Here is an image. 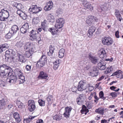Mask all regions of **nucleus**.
<instances>
[{
  "instance_id": "nucleus-36",
  "label": "nucleus",
  "mask_w": 123,
  "mask_h": 123,
  "mask_svg": "<svg viewBox=\"0 0 123 123\" xmlns=\"http://www.w3.org/2000/svg\"><path fill=\"white\" fill-rule=\"evenodd\" d=\"M14 73L17 77V76L18 77V75H19L22 74L21 71L18 69H16Z\"/></svg>"
},
{
  "instance_id": "nucleus-4",
  "label": "nucleus",
  "mask_w": 123,
  "mask_h": 123,
  "mask_svg": "<svg viewBox=\"0 0 123 123\" xmlns=\"http://www.w3.org/2000/svg\"><path fill=\"white\" fill-rule=\"evenodd\" d=\"M9 16L8 11L7 10L2 9L0 12V20L2 21L6 20Z\"/></svg>"
},
{
  "instance_id": "nucleus-19",
  "label": "nucleus",
  "mask_w": 123,
  "mask_h": 123,
  "mask_svg": "<svg viewBox=\"0 0 123 123\" xmlns=\"http://www.w3.org/2000/svg\"><path fill=\"white\" fill-rule=\"evenodd\" d=\"M9 31L14 35L19 31V28L17 25H14L12 27Z\"/></svg>"
},
{
  "instance_id": "nucleus-17",
  "label": "nucleus",
  "mask_w": 123,
  "mask_h": 123,
  "mask_svg": "<svg viewBox=\"0 0 123 123\" xmlns=\"http://www.w3.org/2000/svg\"><path fill=\"white\" fill-rule=\"evenodd\" d=\"M12 71L11 72V74L9 75L10 78L9 79V80L8 81L10 83H15L17 80V77L16 76H14L12 75Z\"/></svg>"
},
{
  "instance_id": "nucleus-21",
  "label": "nucleus",
  "mask_w": 123,
  "mask_h": 123,
  "mask_svg": "<svg viewBox=\"0 0 123 123\" xmlns=\"http://www.w3.org/2000/svg\"><path fill=\"white\" fill-rule=\"evenodd\" d=\"M96 28L94 26H92L90 28L88 31V37H90V36L93 35V33L96 30Z\"/></svg>"
},
{
  "instance_id": "nucleus-15",
  "label": "nucleus",
  "mask_w": 123,
  "mask_h": 123,
  "mask_svg": "<svg viewBox=\"0 0 123 123\" xmlns=\"http://www.w3.org/2000/svg\"><path fill=\"white\" fill-rule=\"evenodd\" d=\"M97 65L98 69L100 70H104L106 68V64L101 60L98 63Z\"/></svg>"
},
{
  "instance_id": "nucleus-37",
  "label": "nucleus",
  "mask_w": 123,
  "mask_h": 123,
  "mask_svg": "<svg viewBox=\"0 0 123 123\" xmlns=\"http://www.w3.org/2000/svg\"><path fill=\"white\" fill-rule=\"evenodd\" d=\"M95 112L98 114H100L103 115L104 113V110L103 109H101L100 108H98L95 110Z\"/></svg>"
},
{
  "instance_id": "nucleus-28",
  "label": "nucleus",
  "mask_w": 123,
  "mask_h": 123,
  "mask_svg": "<svg viewBox=\"0 0 123 123\" xmlns=\"http://www.w3.org/2000/svg\"><path fill=\"white\" fill-rule=\"evenodd\" d=\"M9 57H10V60H12V61L13 60V59L14 58L13 57V56L15 54V52L12 50L11 49H9Z\"/></svg>"
},
{
  "instance_id": "nucleus-55",
  "label": "nucleus",
  "mask_w": 123,
  "mask_h": 123,
  "mask_svg": "<svg viewBox=\"0 0 123 123\" xmlns=\"http://www.w3.org/2000/svg\"><path fill=\"white\" fill-rule=\"evenodd\" d=\"M37 38H36L37 40L38 41V42L40 41L41 40V38L40 35L38 34L37 35Z\"/></svg>"
},
{
  "instance_id": "nucleus-29",
  "label": "nucleus",
  "mask_w": 123,
  "mask_h": 123,
  "mask_svg": "<svg viewBox=\"0 0 123 123\" xmlns=\"http://www.w3.org/2000/svg\"><path fill=\"white\" fill-rule=\"evenodd\" d=\"M13 7H15L18 10L21 9L22 7L23 6L20 3H14L12 5Z\"/></svg>"
},
{
  "instance_id": "nucleus-58",
  "label": "nucleus",
  "mask_w": 123,
  "mask_h": 123,
  "mask_svg": "<svg viewBox=\"0 0 123 123\" xmlns=\"http://www.w3.org/2000/svg\"><path fill=\"white\" fill-rule=\"evenodd\" d=\"M113 70V69L112 68V67H111L109 68H107V70L108 73H110L111 71L112 70Z\"/></svg>"
},
{
  "instance_id": "nucleus-30",
  "label": "nucleus",
  "mask_w": 123,
  "mask_h": 123,
  "mask_svg": "<svg viewBox=\"0 0 123 123\" xmlns=\"http://www.w3.org/2000/svg\"><path fill=\"white\" fill-rule=\"evenodd\" d=\"M18 75V81H20L19 83L20 84L24 83L25 81V78L24 76L22 75V74H21Z\"/></svg>"
},
{
  "instance_id": "nucleus-13",
  "label": "nucleus",
  "mask_w": 123,
  "mask_h": 123,
  "mask_svg": "<svg viewBox=\"0 0 123 123\" xmlns=\"http://www.w3.org/2000/svg\"><path fill=\"white\" fill-rule=\"evenodd\" d=\"M85 95L81 94L79 95L76 100L77 104L79 105L82 104L85 101Z\"/></svg>"
},
{
  "instance_id": "nucleus-14",
  "label": "nucleus",
  "mask_w": 123,
  "mask_h": 123,
  "mask_svg": "<svg viewBox=\"0 0 123 123\" xmlns=\"http://www.w3.org/2000/svg\"><path fill=\"white\" fill-rule=\"evenodd\" d=\"M71 110L72 108L71 107H67L65 108V112L63 114L65 117L67 118L70 117V113Z\"/></svg>"
},
{
  "instance_id": "nucleus-8",
  "label": "nucleus",
  "mask_w": 123,
  "mask_h": 123,
  "mask_svg": "<svg viewBox=\"0 0 123 123\" xmlns=\"http://www.w3.org/2000/svg\"><path fill=\"white\" fill-rule=\"evenodd\" d=\"M28 109L31 112H32L35 110L36 106L34 101L31 100L28 101Z\"/></svg>"
},
{
  "instance_id": "nucleus-59",
  "label": "nucleus",
  "mask_w": 123,
  "mask_h": 123,
  "mask_svg": "<svg viewBox=\"0 0 123 123\" xmlns=\"http://www.w3.org/2000/svg\"><path fill=\"white\" fill-rule=\"evenodd\" d=\"M91 75L92 77H96L98 75V74L97 73H95V72L92 71V73H91Z\"/></svg>"
},
{
  "instance_id": "nucleus-41",
  "label": "nucleus",
  "mask_w": 123,
  "mask_h": 123,
  "mask_svg": "<svg viewBox=\"0 0 123 123\" xmlns=\"http://www.w3.org/2000/svg\"><path fill=\"white\" fill-rule=\"evenodd\" d=\"M9 49H8V50H7L6 52V59L7 58L8 59V61H9V60H10V57H9Z\"/></svg>"
},
{
  "instance_id": "nucleus-9",
  "label": "nucleus",
  "mask_w": 123,
  "mask_h": 123,
  "mask_svg": "<svg viewBox=\"0 0 123 123\" xmlns=\"http://www.w3.org/2000/svg\"><path fill=\"white\" fill-rule=\"evenodd\" d=\"M86 84L82 81H80L77 87V90L79 91H82L86 89Z\"/></svg>"
},
{
  "instance_id": "nucleus-27",
  "label": "nucleus",
  "mask_w": 123,
  "mask_h": 123,
  "mask_svg": "<svg viewBox=\"0 0 123 123\" xmlns=\"http://www.w3.org/2000/svg\"><path fill=\"white\" fill-rule=\"evenodd\" d=\"M47 22L46 20L44 19L43 21L41 23V27L42 29L44 30L45 28L47 27Z\"/></svg>"
},
{
  "instance_id": "nucleus-10",
  "label": "nucleus",
  "mask_w": 123,
  "mask_h": 123,
  "mask_svg": "<svg viewBox=\"0 0 123 123\" xmlns=\"http://www.w3.org/2000/svg\"><path fill=\"white\" fill-rule=\"evenodd\" d=\"M31 29L29 28V25L28 23L25 24L23 25L20 29V32L23 33H25L29 32V30Z\"/></svg>"
},
{
  "instance_id": "nucleus-3",
  "label": "nucleus",
  "mask_w": 123,
  "mask_h": 123,
  "mask_svg": "<svg viewBox=\"0 0 123 123\" xmlns=\"http://www.w3.org/2000/svg\"><path fill=\"white\" fill-rule=\"evenodd\" d=\"M62 19L61 18L58 19L57 20L56 23L55 25V27L56 30L54 28H50L49 29V30L51 32L52 35L56 34L58 30V29L62 30Z\"/></svg>"
},
{
  "instance_id": "nucleus-32",
  "label": "nucleus",
  "mask_w": 123,
  "mask_h": 123,
  "mask_svg": "<svg viewBox=\"0 0 123 123\" xmlns=\"http://www.w3.org/2000/svg\"><path fill=\"white\" fill-rule=\"evenodd\" d=\"M25 45L24 42L20 41L17 43L16 44V46L18 48H21Z\"/></svg>"
},
{
  "instance_id": "nucleus-23",
  "label": "nucleus",
  "mask_w": 123,
  "mask_h": 123,
  "mask_svg": "<svg viewBox=\"0 0 123 123\" xmlns=\"http://www.w3.org/2000/svg\"><path fill=\"white\" fill-rule=\"evenodd\" d=\"M53 3L51 1H49L47 3V5L44 7V10L46 11L50 10L52 7Z\"/></svg>"
},
{
  "instance_id": "nucleus-33",
  "label": "nucleus",
  "mask_w": 123,
  "mask_h": 123,
  "mask_svg": "<svg viewBox=\"0 0 123 123\" xmlns=\"http://www.w3.org/2000/svg\"><path fill=\"white\" fill-rule=\"evenodd\" d=\"M99 56L101 58H106V53L105 49H103L102 51H101V54L99 55Z\"/></svg>"
},
{
  "instance_id": "nucleus-48",
  "label": "nucleus",
  "mask_w": 123,
  "mask_h": 123,
  "mask_svg": "<svg viewBox=\"0 0 123 123\" xmlns=\"http://www.w3.org/2000/svg\"><path fill=\"white\" fill-rule=\"evenodd\" d=\"M98 67H94L93 68V71H92L98 74Z\"/></svg>"
},
{
  "instance_id": "nucleus-20",
  "label": "nucleus",
  "mask_w": 123,
  "mask_h": 123,
  "mask_svg": "<svg viewBox=\"0 0 123 123\" xmlns=\"http://www.w3.org/2000/svg\"><path fill=\"white\" fill-rule=\"evenodd\" d=\"M38 77L39 79H48V78H48V74L46 72L43 71L40 72Z\"/></svg>"
},
{
  "instance_id": "nucleus-42",
  "label": "nucleus",
  "mask_w": 123,
  "mask_h": 123,
  "mask_svg": "<svg viewBox=\"0 0 123 123\" xmlns=\"http://www.w3.org/2000/svg\"><path fill=\"white\" fill-rule=\"evenodd\" d=\"M122 72V71L121 70H119V71H116V72L113 73L112 75H111V76H114L115 75L117 76L118 74V73L119 74V75H121V73Z\"/></svg>"
},
{
  "instance_id": "nucleus-61",
  "label": "nucleus",
  "mask_w": 123,
  "mask_h": 123,
  "mask_svg": "<svg viewBox=\"0 0 123 123\" xmlns=\"http://www.w3.org/2000/svg\"><path fill=\"white\" fill-rule=\"evenodd\" d=\"M22 12L20 9L18 10L17 11V13L20 16L21 15V14Z\"/></svg>"
},
{
  "instance_id": "nucleus-47",
  "label": "nucleus",
  "mask_w": 123,
  "mask_h": 123,
  "mask_svg": "<svg viewBox=\"0 0 123 123\" xmlns=\"http://www.w3.org/2000/svg\"><path fill=\"white\" fill-rule=\"evenodd\" d=\"M30 34L32 35H36L38 34V32L36 31L32 30L30 32Z\"/></svg>"
},
{
  "instance_id": "nucleus-51",
  "label": "nucleus",
  "mask_w": 123,
  "mask_h": 123,
  "mask_svg": "<svg viewBox=\"0 0 123 123\" xmlns=\"http://www.w3.org/2000/svg\"><path fill=\"white\" fill-rule=\"evenodd\" d=\"M53 119L59 121L61 120L60 118L57 115H55L53 117Z\"/></svg>"
},
{
  "instance_id": "nucleus-53",
  "label": "nucleus",
  "mask_w": 123,
  "mask_h": 123,
  "mask_svg": "<svg viewBox=\"0 0 123 123\" xmlns=\"http://www.w3.org/2000/svg\"><path fill=\"white\" fill-rule=\"evenodd\" d=\"M31 65H27L25 66V69L27 71H30L31 70Z\"/></svg>"
},
{
  "instance_id": "nucleus-22",
  "label": "nucleus",
  "mask_w": 123,
  "mask_h": 123,
  "mask_svg": "<svg viewBox=\"0 0 123 123\" xmlns=\"http://www.w3.org/2000/svg\"><path fill=\"white\" fill-rule=\"evenodd\" d=\"M88 57L91 62L92 63L95 64L97 63L98 59L97 57L92 56L90 54H89Z\"/></svg>"
},
{
  "instance_id": "nucleus-11",
  "label": "nucleus",
  "mask_w": 123,
  "mask_h": 123,
  "mask_svg": "<svg viewBox=\"0 0 123 123\" xmlns=\"http://www.w3.org/2000/svg\"><path fill=\"white\" fill-rule=\"evenodd\" d=\"M42 9L39 7H37L36 5H32L29 9V10L33 13H37L41 11Z\"/></svg>"
},
{
  "instance_id": "nucleus-1",
  "label": "nucleus",
  "mask_w": 123,
  "mask_h": 123,
  "mask_svg": "<svg viewBox=\"0 0 123 123\" xmlns=\"http://www.w3.org/2000/svg\"><path fill=\"white\" fill-rule=\"evenodd\" d=\"M12 71L11 68L6 65H0V76L1 77H6L7 75L9 76Z\"/></svg>"
},
{
  "instance_id": "nucleus-18",
  "label": "nucleus",
  "mask_w": 123,
  "mask_h": 123,
  "mask_svg": "<svg viewBox=\"0 0 123 123\" xmlns=\"http://www.w3.org/2000/svg\"><path fill=\"white\" fill-rule=\"evenodd\" d=\"M32 44L30 42H28L25 44L24 49L25 50H28L29 51H32Z\"/></svg>"
},
{
  "instance_id": "nucleus-12",
  "label": "nucleus",
  "mask_w": 123,
  "mask_h": 123,
  "mask_svg": "<svg viewBox=\"0 0 123 123\" xmlns=\"http://www.w3.org/2000/svg\"><path fill=\"white\" fill-rule=\"evenodd\" d=\"M81 1L82 2L84 5L85 7V9H88L92 11L93 9V7L91 4H90L89 2L86 0H81Z\"/></svg>"
},
{
  "instance_id": "nucleus-45",
  "label": "nucleus",
  "mask_w": 123,
  "mask_h": 123,
  "mask_svg": "<svg viewBox=\"0 0 123 123\" xmlns=\"http://www.w3.org/2000/svg\"><path fill=\"white\" fill-rule=\"evenodd\" d=\"M25 55L27 57H29L31 55V54L30 53V51H26L25 53Z\"/></svg>"
},
{
  "instance_id": "nucleus-50",
  "label": "nucleus",
  "mask_w": 123,
  "mask_h": 123,
  "mask_svg": "<svg viewBox=\"0 0 123 123\" xmlns=\"http://www.w3.org/2000/svg\"><path fill=\"white\" fill-rule=\"evenodd\" d=\"M30 39L32 40H33L34 39H36L37 38V36L36 35H32L31 34H30Z\"/></svg>"
},
{
  "instance_id": "nucleus-24",
  "label": "nucleus",
  "mask_w": 123,
  "mask_h": 123,
  "mask_svg": "<svg viewBox=\"0 0 123 123\" xmlns=\"http://www.w3.org/2000/svg\"><path fill=\"white\" fill-rule=\"evenodd\" d=\"M13 117L16 122L19 123L21 119L20 118L19 114L17 112H15L13 114Z\"/></svg>"
},
{
  "instance_id": "nucleus-39",
  "label": "nucleus",
  "mask_w": 123,
  "mask_h": 123,
  "mask_svg": "<svg viewBox=\"0 0 123 123\" xmlns=\"http://www.w3.org/2000/svg\"><path fill=\"white\" fill-rule=\"evenodd\" d=\"M38 102L39 105L41 106H44L45 105V102L42 99L38 100Z\"/></svg>"
},
{
  "instance_id": "nucleus-26",
  "label": "nucleus",
  "mask_w": 123,
  "mask_h": 123,
  "mask_svg": "<svg viewBox=\"0 0 123 123\" xmlns=\"http://www.w3.org/2000/svg\"><path fill=\"white\" fill-rule=\"evenodd\" d=\"M36 116L34 117L31 116H29L28 118L26 119H24V123H29L30 122L31 120L34 119Z\"/></svg>"
},
{
  "instance_id": "nucleus-57",
  "label": "nucleus",
  "mask_w": 123,
  "mask_h": 123,
  "mask_svg": "<svg viewBox=\"0 0 123 123\" xmlns=\"http://www.w3.org/2000/svg\"><path fill=\"white\" fill-rule=\"evenodd\" d=\"M94 97L95 99L94 100L95 102L96 103H97L98 102V100L99 98L97 97L96 94L94 96Z\"/></svg>"
},
{
  "instance_id": "nucleus-16",
  "label": "nucleus",
  "mask_w": 123,
  "mask_h": 123,
  "mask_svg": "<svg viewBox=\"0 0 123 123\" xmlns=\"http://www.w3.org/2000/svg\"><path fill=\"white\" fill-rule=\"evenodd\" d=\"M49 51L47 53L48 55L50 56V57L52 59L55 58V56H54L53 55V53L55 49V48L53 46H52V45H50L49 46Z\"/></svg>"
},
{
  "instance_id": "nucleus-63",
  "label": "nucleus",
  "mask_w": 123,
  "mask_h": 123,
  "mask_svg": "<svg viewBox=\"0 0 123 123\" xmlns=\"http://www.w3.org/2000/svg\"><path fill=\"white\" fill-rule=\"evenodd\" d=\"M119 32L118 31H117L115 33V35L116 37L117 38L119 37Z\"/></svg>"
},
{
  "instance_id": "nucleus-54",
  "label": "nucleus",
  "mask_w": 123,
  "mask_h": 123,
  "mask_svg": "<svg viewBox=\"0 0 123 123\" xmlns=\"http://www.w3.org/2000/svg\"><path fill=\"white\" fill-rule=\"evenodd\" d=\"M110 95L112 96V97H114L117 96V94L115 92H112L110 93Z\"/></svg>"
},
{
  "instance_id": "nucleus-49",
  "label": "nucleus",
  "mask_w": 123,
  "mask_h": 123,
  "mask_svg": "<svg viewBox=\"0 0 123 123\" xmlns=\"http://www.w3.org/2000/svg\"><path fill=\"white\" fill-rule=\"evenodd\" d=\"M53 96L52 95H49L47 98V101L49 103L50 102L51 100L52 99Z\"/></svg>"
},
{
  "instance_id": "nucleus-31",
  "label": "nucleus",
  "mask_w": 123,
  "mask_h": 123,
  "mask_svg": "<svg viewBox=\"0 0 123 123\" xmlns=\"http://www.w3.org/2000/svg\"><path fill=\"white\" fill-rule=\"evenodd\" d=\"M47 19L48 21L50 22L53 23L55 21L54 17L51 14L49 15Z\"/></svg>"
},
{
  "instance_id": "nucleus-56",
  "label": "nucleus",
  "mask_w": 123,
  "mask_h": 123,
  "mask_svg": "<svg viewBox=\"0 0 123 123\" xmlns=\"http://www.w3.org/2000/svg\"><path fill=\"white\" fill-rule=\"evenodd\" d=\"M82 109L84 110L85 112H88L89 111V110L84 105L82 106Z\"/></svg>"
},
{
  "instance_id": "nucleus-35",
  "label": "nucleus",
  "mask_w": 123,
  "mask_h": 123,
  "mask_svg": "<svg viewBox=\"0 0 123 123\" xmlns=\"http://www.w3.org/2000/svg\"><path fill=\"white\" fill-rule=\"evenodd\" d=\"M32 23L34 24H38L40 21L39 19L37 17H35L32 19Z\"/></svg>"
},
{
  "instance_id": "nucleus-46",
  "label": "nucleus",
  "mask_w": 123,
  "mask_h": 123,
  "mask_svg": "<svg viewBox=\"0 0 123 123\" xmlns=\"http://www.w3.org/2000/svg\"><path fill=\"white\" fill-rule=\"evenodd\" d=\"M6 85V83L5 81L0 79V85L1 86H5Z\"/></svg>"
},
{
  "instance_id": "nucleus-62",
  "label": "nucleus",
  "mask_w": 123,
  "mask_h": 123,
  "mask_svg": "<svg viewBox=\"0 0 123 123\" xmlns=\"http://www.w3.org/2000/svg\"><path fill=\"white\" fill-rule=\"evenodd\" d=\"M104 77L105 76L102 75L99 77L97 81H100L102 80L104 78Z\"/></svg>"
},
{
  "instance_id": "nucleus-25",
  "label": "nucleus",
  "mask_w": 123,
  "mask_h": 123,
  "mask_svg": "<svg viewBox=\"0 0 123 123\" xmlns=\"http://www.w3.org/2000/svg\"><path fill=\"white\" fill-rule=\"evenodd\" d=\"M8 44L6 43L1 45H0V53H2L8 48Z\"/></svg>"
},
{
  "instance_id": "nucleus-43",
  "label": "nucleus",
  "mask_w": 123,
  "mask_h": 123,
  "mask_svg": "<svg viewBox=\"0 0 123 123\" xmlns=\"http://www.w3.org/2000/svg\"><path fill=\"white\" fill-rule=\"evenodd\" d=\"M21 15L20 16V17H22L24 19H26L27 17V14H25L24 12H22Z\"/></svg>"
},
{
  "instance_id": "nucleus-44",
  "label": "nucleus",
  "mask_w": 123,
  "mask_h": 123,
  "mask_svg": "<svg viewBox=\"0 0 123 123\" xmlns=\"http://www.w3.org/2000/svg\"><path fill=\"white\" fill-rule=\"evenodd\" d=\"M17 104L19 108H22L23 107V105L22 103L20 101L17 102Z\"/></svg>"
},
{
  "instance_id": "nucleus-60",
  "label": "nucleus",
  "mask_w": 123,
  "mask_h": 123,
  "mask_svg": "<svg viewBox=\"0 0 123 123\" xmlns=\"http://www.w3.org/2000/svg\"><path fill=\"white\" fill-rule=\"evenodd\" d=\"M77 88L76 87H74L72 88V90L73 92H76L77 91Z\"/></svg>"
},
{
  "instance_id": "nucleus-2",
  "label": "nucleus",
  "mask_w": 123,
  "mask_h": 123,
  "mask_svg": "<svg viewBox=\"0 0 123 123\" xmlns=\"http://www.w3.org/2000/svg\"><path fill=\"white\" fill-rule=\"evenodd\" d=\"M17 56L13 59L12 61L15 62L20 64L25 62L26 60L24 56L23 53L18 51L17 52Z\"/></svg>"
},
{
  "instance_id": "nucleus-7",
  "label": "nucleus",
  "mask_w": 123,
  "mask_h": 123,
  "mask_svg": "<svg viewBox=\"0 0 123 123\" xmlns=\"http://www.w3.org/2000/svg\"><path fill=\"white\" fill-rule=\"evenodd\" d=\"M88 18L89 19L86 20V22L89 25H91L92 24H94L95 22L98 21L97 18L93 16H89Z\"/></svg>"
},
{
  "instance_id": "nucleus-34",
  "label": "nucleus",
  "mask_w": 123,
  "mask_h": 123,
  "mask_svg": "<svg viewBox=\"0 0 123 123\" xmlns=\"http://www.w3.org/2000/svg\"><path fill=\"white\" fill-rule=\"evenodd\" d=\"M59 60H56L55 61V62H53L54 64V65L53 66V68L55 70L58 67V64H59Z\"/></svg>"
},
{
  "instance_id": "nucleus-64",
  "label": "nucleus",
  "mask_w": 123,
  "mask_h": 123,
  "mask_svg": "<svg viewBox=\"0 0 123 123\" xmlns=\"http://www.w3.org/2000/svg\"><path fill=\"white\" fill-rule=\"evenodd\" d=\"M86 105L88 108L90 109L91 108V105L89 103H86Z\"/></svg>"
},
{
  "instance_id": "nucleus-52",
  "label": "nucleus",
  "mask_w": 123,
  "mask_h": 123,
  "mask_svg": "<svg viewBox=\"0 0 123 123\" xmlns=\"http://www.w3.org/2000/svg\"><path fill=\"white\" fill-rule=\"evenodd\" d=\"M116 16L117 17V19L120 22H121L122 19V18L120 14L119 15H116Z\"/></svg>"
},
{
  "instance_id": "nucleus-5",
  "label": "nucleus",
  "mask_w": 123,
  "mask_h": 123,
  "mask_svg": "<svg viewBox=\"0 0 123 123\" xmlns=\"http://www.w3.org/2000/svg\"><path fill=\"white\" fill-rule=\"evenodd\" d=\"M47 60L46 56L44 55H42L41 58L37 62L36 66L41 67H43L45 65Z\"/></svg>"
},
{
  "instance_id": "nucleus-40",
  "label": "nucleus",
  "mask_w": 123,
  "mask_h": 123,
  "mask_svg": "<svg viewBox=\"0 0 123 123\" xmlns=\"http://www.w3.org/2000/svg\"><path fill=\"white\" fill-rule=\"evenodd\" d=\"M99 96L100 98L104 100H105L106 98V97L104 96V93L102 91L100 92L99 93Z\"/></svg>"
},
{
  "instance_id": "nucleus-6",
  "label": "nucleus",
  "mask_w": 123,
  "mask_h": 123,
  "mask_svg": "<svg viewBox=\"0 0 123 123\" xmlns=\"http://www.w3.org/2000/svg\"><path fill=\"white\" fill-rule=\"evenodd\" d=\"M103 44L107 46L112 44L113 41L111 38L109 37H105L102 39Z\"/></svg>"
},
{
  "instance_id": "nucleus-38",
  "label": "nucleus",
  "mask_w": 123,
  "mask_h": 123,
  "mask_svg": "<svg viewBox=\"0 0 123 123\" xmlns=\"http://www.w3.org/2000/svg\"><path fill=\"white\" fill-rule=\"evenodd\" d=\"M14 35L9 31V32L6 34V37L7 39H9Z\"/></svg>"
}]
</instances>
